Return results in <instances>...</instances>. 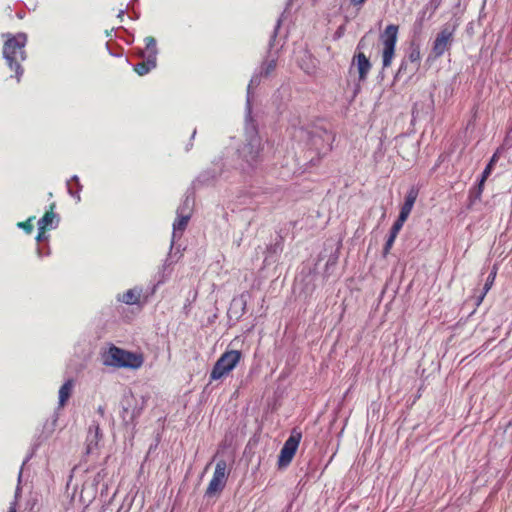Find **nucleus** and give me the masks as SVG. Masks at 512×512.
Wrapping results in <instances>:
<instances>
[{
	"label": "nucleus",
	"instance_id": "obj_24",
	"mask_svg": "<svg viewBox=\"0 0 512 512\" xmlns=\"http://www.w3.org/2000/svg\"><path fill=\"white\" fill-rule=\"evenodd\" d=\"M496 274H497V269L494 267L492 269V271L489 273L487 279H486V282L484 284V287H483V291L482 293L480 294V296L477 298L476 300V305L479 306L484 297L486 296V294L488 293V291L491 289V287L493 286L494 284V281H495V278H496Z\"/></svg>",
	"mask_w": 512,
	"mask_h": 512
},
{
	"label": "nucleus",
	"instance_id": "obj_7",
	"mask_svg": "<svg viewBox=\"0 0 512 512\" xmlns=\"http://www.w3.org/2000/svg\"><path fill=\"white\" fill-rule=\"evenodd\" d=\"M367 41H368V35H364L358 42L357 44V50H363L366 48L367 46ZM371 62L370 60L366 57V55L359 51L358 53H356L353 57V60H352V63H351V66H350V72L353 71L354 68H356L357 72H358V78H359V82H363L366 80L370 70H371Z\"/></svg>",
	"mask_w": 512,
	"mask_h": 512
},
{
	"label": "nucleus",
	"instance_id": "obj_15",
	"mask_svg": "<svg viewBox=\"0 0 512 512\" xmlns=\"http://www.w3.org/2000/svg\"><path fill=\"white\" fill-rule=\"evenodd\" d=\"M190 215H176V219L173 223V231L171 238V249H173L175 242L181 238L183 232L185 231L188 222L190 220Z\"/></svg>",
	"mask_w": 512,
	"mask_h": 512
},
{
	"label": "nucleus",
	"instance_id": "obj_38",
	"mask_svg": "<svg viewBox=\"0 0 512 512\" xmlns=\"http://www.w3.org/2000/svg\"><path fill=\"white\" fill-rule=\"evenodd\" d=\"M280 26V20L277 21V25H276V28L275 30H277V28ZM276 33V31H274V34Z\"/></svg>",
	"mask_w": 512,
	"mask_h": 512
},
{
	"label": "nucleus",
	"instance_id": "obj_29",
	"mask_svg": "<svg viewBox=\"0 0 512 512\" xmlns=\"http://www.w3.org/2000/svg\"><path fill=\"white\" fill-rule=\"evenodd\" d=\"M216 179V174H211L209 171H205L199 175L197 178L198 182H201L203 184H209L210 182L214 181Z\"/></svg>",
	"mask_w": 512,
	"mask_h": 512
},
{
	"label": "nucleus",
	"instance_id": "obj_32",
	"mask_svg": "<svg viewBox=\"0 0 512 512\" xmlns=\"http://www.w3.org/2000/svg\"><path fill=\"white\" fill-rule=\"evenodd\" d=\"M47 239H48V235L46 234V230H38V233L36 236V241L42 242V241H46Z\"/></svg>",
	"mask_w": 512,
	"mask_h": 512
},
{
	"label": "nucleus",
	"instance_id": "obj_5",
	"mask_svg": "<svg viewBox=\"0 0 512 512\" xmlns=\"http://www.w3.org/2000/svg\"><path fill=\"white\" fill-rule=\"evenodd\" d=\"M398 31L397 25L390 24L380 33L379 40L382 45V67L384 69L390 67L394 59Z\"/></svg>",
	"mask_w": 512,
	"mask_h": 512
},
{
	"label": "nucleus",
	"instance_id": "obj_12",
	"mask_svg": "<svg viewBox=\"0 0 512 512\" xmlns=\"http://www.w3.org/2000/svg\"><path fill=\"white\" fill-rule=\"evenodd\" d=\"M178 252L173 253V249L170 248V251L159 267L157 273L155 274V280L157 285L165 283L171 276L173 272V266L178 261L179 257H177Z\"/></svg>",
	"mask_w": 512,
	"mask_h": 512
},
{
	"label": "nucleus",
	"instance_id": "obj_3",
	"mask_svg": "<svg viewBox=\"0 0 512 512\" xmlns=\"http://www.w3.org/2000/svg\"><path fill=\"white\" fill-rule=\"evenodd\" d=\"M101 362L105 367L115 369L126 368L137 370L142 367L144 357L141 353L131 352L110 344L100 353Z\"/></svg>",
	"mask_w": 512,
	"mask_h": 512
},
{
	"label": "nucleus",
	"instance_id": "obj_27",
	"mask_svg": "<svg viewBox=\"0 0 512 512\" xmlns=\"http://www.w3.org/2000/svg\"><path fill=\"white\" fill-rule=\"evenodd\" d=\"M192 205H193V200L189 197V196H186L182 203L178 206L177 210H176V215H190L191 216V212H192Z\"/></svg>",
	"mask_w": 512,
	"mask_h": 512
},
{
	"label": "nucleus",
	"instance_id": "obj_26",
	"mask_svg": "<svg viewBox=\"0 0 512 512\" xmlns=\"http://www.w3.org/2000/svg\"><path fill=\"white\" fill-rule=\"evenodd\" d=\"M58 421V414L53 413L49 419L43 425V434L45 438H48L55 431L56 425Z\"/></svg>",
	"mask_w": 512,
	"mask_h": 512
},
{
	"label": "nucleus",
	"instance_id": "obj_13",
	"mask_svg": "<svg viewBox=\"0 0 512 512\" xmlns=\"http://www.w3.org/2000/svg\"><path fill=\"white\" fill-rule=\"evenodd\" d=\"M418 194H419V190L414 186L408 190V192L405 196V201H404L403 205L401 206L400 213H399L397 220L402 221L404 223L406 222V220L408 219V217L413 209V206L417 200Z\"/></svg>",
	"mask_w": 512,
	"mask_h": 512
},
{
	"label": "nucleus",
	"instance_id": "obj_25",
	"mask_svg": "<svg viewBox=\"0 0 512 512\" xmlns=\"http://www.w3.org/2000/svg\"><path fill=\"white\" fill-rule=\"evenodd\" d=\"M420 59H421L420 50L418 48H413L408 55V60L410 61L411 65H412V67L410 68V75H409L408 79H411V77L414 75V73L418 70L419 65H420Z\"/></svg>",
	"mask_w": 512,
	"mask_h": 512
},
{
	"label": "nucleus",
	"instance_id": "obj_41",
	"mask_svg": "<svg viewBox=\"0 0 512 512\" xmlns=\"http://www.w3.org/2000/svg\"><path fill=\"white\" fill-rule=\"evenodd\" d=\"M195 135H196V130H194V131H193V133H192V138H194V137H195Z\"/></svg>",
	"mask_w": 512,
	"mask_h": 512
},
{
	"label": "nucleus",
	"instance_id": "obj_6",
	"mask_svg": "<svg viewBox=\"0 0 512 512\" xmlns=\"http://www.w3.org/2000/svg\"><path fill=\"white\" fill-rule=\"evenodd\" d=\"M242 353L238 350H230L223 353L214 364L210 373V380H219L228 375L240 362Z\"/></svg>",
	"mask_w": 512,
	"mask_h": 512
},
{
	"label": "nucleus",
	"instance_id": "obj_37",
	"mask_svg": "<svg viewBox=\"0 0 512 512\" xmlns=\"http://www.w3.org/2000/svg\"><path fill=\"white\" fill-rule=\"evenodd\" d=\"M20 490H21V488H20V486L18 485V486H17V488H16V492H15V498H17V497H18V495H19V493H20Z\"/></svg>",
	"mask_w": 512,
	"mask_h": 512
},
{
	"label": "nucleus",
	"instance_id": "obj_20",
	"mask_svg": "<svg viewBox=\"0 0 512 512\" xmlns=\"http://www.w3.org/2000/svg\"><path fill=\"white\" fill-rule=\"evenodd\" d=\"M82 190V185L80 184L79 177L77 175H73L70 180L67 181V192L73 197L76 202L81 201L80 192Z\"/></svg>",
	"mask_w": 512,
	"mask_h": 512
},
{
	"label": "nucleus",
	"instance_id": "obj_36",
	"mask_svg": "<svg viewBox=\"0 0 512 512\" xmlns=\"http://www.w3.org/2000/svg\"><path fill=\"white\" fill-rule=\"evenodd\" d=\"M124 13H125V11H124V10H120V11H119V13H118V15H117V17H118V18H120V19H122V17L124 16Z\"/></svg>",
	"mask_w": 512,
	"mask_h": 512
},
{
	"label": "nucleus",
	"instance_id": "obj_10",
	"mask_svg": "<svg viewBox=\"0 0 512 512\" xmlns=\"http://www.w3.org/2000/svg\"><path fill=\"white\" fill-rule=\"evenodd\" d=\"M302 435L300 432L293 430L289 438L285 441L279 455L278 464L280 467L287 466L293 459Z\"/></svg>",
	"mask_w": 512,
	"mask_h": 512
},
{
	"label": "nucleus",
	"instance_id": "obj_19",
	"mask_svg": "<svg viewBox=\"0 0 512 512\" xmlns=\"http://www.w3.org/2000/svg\"><path fill=\"white\" fill-rule=\"evenodd\" d=\"M403 225H404V222L399 221V220H396L394 222V224L392 225L390 232H389V236H388L386 243L384 245V248H383V256L384 257H386L389 254V252L395 242V239H396L398 233L400 232V230L402 229Z\"/></svg>",
	"mask_w": 512,
	"mask_h": 512
},
{
	"label": "nucleus",
	"instance_id": "obj_16",
	"mask_svg": "<svg viewBox=\"0 0 512 512\" xmlns=\"http://www.w3.org/2000/svg\"><path fill=\"white\" fill-rule=\"evenodd\" d=\"M55 203L51 204L50 210L39 219L38 230L55 229L59 223V216L53 211Z\"/></svg>",
	"mask_w": 512,
	"mask_h": 512
},
{
	"label": "nucleus",
	"instance_id": "obj_31",
	"mask_svg": "<svg viewBox=\"0 0 512 512\" xmlns=\"http://www.w3.org/2000/svg\"><path fill=\"white\" fill-rule=\"evenodd\" d=\"M33 220H34V217H30V218H28V219H27V221H25V222H18V223H17V227H18L19 229L24 230V231H25V233L30 234V233H32V231H33V225H32V221H33Z\"/></svg>",
	"mask_w": 512,
	"mask_h": 512
},
{
	"label": "nucleus",
	"instance_id": "obj_17",
	"mask_svg": "<svg viewBox=\"0 0 512 512\" xmlns=\"http://www.w3.org/2000/svg\"><path fill=\"white\" fill-rule=\"evenodd\" d=\"M145 49H140L138 55L142 58H149L150 63L157 62L158 48L156 39L152 36L144 38Z\"/></svg>",
	"mask_w": 512,
	"mask_h": 512
},
{
	"label": "nucleus",
	"instance_id": "obj_18",
	"mask_svg": "<svg viewBox=\"0 0 512 512\" xmlns=\"http://www.w3.org/2000/svg\"><path fill=\"white\" fill-rule=\"evenodd\" d=\"M141 294H142V289L139 287H134V288L127 290L123 294H118L117 300L126 305H136L140 301Z\"/></svg>",
	"mask_w": 512,
	"mask_h": 512
},
{
	"label": "nucleus",
	"instance_id": "obj_9",
	"mask_svg": "<svg viewBox=\"0 0 512 512\" xmlns=\"http://www.w3.org/2000/svg\"><path fill=\"white\" fill-rule=\"evenodd\" d=\"M228 475H229V472L227 470L226 461L225 460L217 461L212 479L210 480V482L208 484L205 495L208 497H211L217 493H220L226 485Z\"/></svg>",
	"mask_w": 512,
	"mask_h": 512
},
{
	"label": "nucleus",
	"instance_id": "obj_30",
	"mask_svg": "<svg viewBox=\"0 0 512 512\" xmlns=\"http://www.w3.org/2000/svg\"><path fill=\"white\" fill-rule=\"evenodd\" d=\"M412 65H409L406 60H403L395 74L394 80L400 79L403 74H405L407 71L410 72V68Z\"/></svg>",
	"mask_w": 512,
	"mask_h": 512
},
{
	"label": "nucleus",
	"instance_id": "obj_8",
	"mask_svg": "<svg viewBox=\"0 0 512 512\" xmlns=\"http://www.w3.org/2000/svg\"><path fill=\"white\" fill-rule=\"evenodd\" d=\"M145 399L143 396H135L130 393L125 395L122 400V418L126 422H134L136 418H138L144 407H145Z\"/></svg>",
	"mask_w": 512,
	"mask_h": 512
},
{
	"label": "nucleus",
	"instance_id": "obj_22",
	"mask_svg": "<svg viewBox=\"0 0 512 512\" xmlns=\"http://www.w3.org/2000/svg\"><path fill=\"white\" fill-rule=\"evenodd\" d=\"M74 387L73 379H68L59 389V406L63 407L70 398Z\"/></svg>",
	"mask_w": 512,
	"mask_h": 512
},
{
	"label": "nucleus",
	"instance_id": "obj_35",
	"mask_svg": "<svg viewBox=\"0 0 512 512\" xmlns=\"http://www.w3.org/2000/svg\"><path fill=\"white\" fill-rule=\"evenodd\" d=\"M9 512H16V501L12 503Z\"/></svg>",
	"mask_w": 512,
	"mask_h": 512
},
{
	"label": "nucleus",
	"instance_id": "obj_14",
	"mask_svg": "<svg viewBox=\"0 0 512 512\" xmlns=\"http://www.w3.org/2000/svg\"><path fill=\"white\" fill-rule=\"evenodd\" d=\"M102 435L100 432L99 424L96 422H93L87 432L86 437V448L85 453L86 455L93 454L98 449V444L101 439Z\"/></svg>",
	"mask_w": 512,
	"mask_h": 512
},
{
	"label": "nucleus",
	"instance_id": "obj_28",
	"mask_svg": "<svg viewBox=\"0 0 512 512\" xmlns=\"http://www.w3.org/2000/svg\"><path fill=\"white\" fill-rule=\"evenodd\" d=\"M276 68V59L275 58H271V59H266L261 67H260V75H263V76H268L270 75Z\"/></svg>",
	"mask_w": 512,
	"mask_h": 512
},
{
	"label": "nucleus",
	"instance_id": "obj_40",
	"mask_svg": "<svg viewBox=\"0 0 512 512\" xmlns=\"http://www.w3.org/2000/svg\"><path fill=\"white\" fill-rule=\"evenodd\" d=\"M21 477H22V473L20 472V473H19V477H18V481H19V482H20V480H21Z\"/></svg>",
	"mask_w": 512,
	"mask_h": 512
},
{
	"label": "nucleus",
	"instance_id": "obj_11",
	"mask_svg": "<svg viewBox=\"0 0 512 512\" xmlns=\"http://www.w3.org/2000/svg\"><path fill=\"white\" fill-rule=\"evenodd\" d=\"M454 30L444 27L436 36L432 52L435 58L441 57L451 46Z\"/></svg>",
	"mask_w": 512,
	"mask_h": 512
},
{
	"label": "nucleus",
	"instance_id": "obj_2",
	"mask_svg": "<svg viewBox=\"0 0 512 512\" xmlns=\"http://www.w3.org/2000/svg\"><path fill=\"white\" fill-rule=\"evenodd\" d=\"M6 40L3 46V57L11 70L15 71L17 82L23 75L22 63L26 60L27 54L25 46L27 44V35L23 32L17 34H6Z\"/></svg>",
	"mask_w": 512,
	"mask_h": 512
},
{
	"label": "nucleus",
	"instance_id": "obj_4",
	"mask_svg": "<svg viewBox=\"0 0 512 512\" xmlns=\"http://www.w3.org/2000/svg\"><path fill=\"white\" fill-rule=\"evenodd\" d=\"M299 133L301 136L307 137L309 148L316 152L318 158L327 155L332 150L335 136L331 131L323 128H314L310 131L300 129Z\"/></svg>",
	"mask_w": 512,
	"mask_h": 512
},
{
	"label": "nucleus",
	"instance_id": "obj_1",
	"mask_svg": "<svg viewBox=\"0 0 512 512\" xmlns=\"http://www.w3.org/2000/svg\"><path fill=\"white\" fill-rule=\"evenodd\" d=\"M260 72H256L248 84L246 107H245V137L246 142L238 149L239 169L245 173H252L261 162V139L258 135L257 125L252 119V88L259 85L261 80Z\"/></svg>",
	"mask_w": 512,
	"mask_h": 512
},
{
	"label": "nucleus",
	"instance_id": "obj_39",
	"mask_svg": "<svg viewBox=\"0 0 512 512\" xmlns=\"http://www.w3.org/2000/svg\"><path fill=\"white\" fill-rule=\"evenodd\" d=\"M360 90V86L357 85L356 89H355V94L358 93V91Z\"/></svg>",
	"mask_w": 512,
	"mask_h": 512
},
{
	"label": "nucleus",
	"instance_id": "obj_33",
	"mask_svg": "<svg viewBox=\"0 0 512 512\" xmlns=\"http://www.w3.org/2000/svg\"><path fill=\"white\" fill-rule=\"evenodd\" d=\"M36 252H37V256L39 258H43V257H46V256H48L50 254V248L47 247L45 249H42V248L38 247Z\"/></svg>",
	"mask_w": 512,
	"mask_h": 512
},
{
	"label": "nucleus",
	"instance_id": "obj_34",
	"mask_svg": "<svg viewBox=\"0 0 512 512\" xmlns=\"http://www.w3.org/2000/svg\"><path fill=\"white\" fill-rule=\"evenodd\" d=\"M350 1L355 6H361L365 3L366 0H350Z\"/></svg>",
	"mask_w": 512,
	"mask_h": 512
},
{
	"label": "nucleus",
	"instance_id": "obj_21",
	"mask_svg": "<svg viewBox=\"0 0 512 512\" xmlns=\"http://www.w3.org/2000/svg\"><path fill=\"white\" fill-rule=\"evenodd\" d=\"M499 159V154H498V150L492 155L489 163L486 165L485 169L483 170L482 172V175H481V178L479 179V183H478V195H480L482 193V189H483V184L485 182V180L487 179V177L491 174L492 172V169H493V166L495 165V163L498 161Z\"/></svg>",
	"mask_w": 512,
	"mask_h": 512
},
{
	"label": "nucleus",
	"instance_id": "obj_23",
	"mask_svg": "<svg viewBox=\"0 0 512 512\" xmlns=\"http://www.w3.org/2000/svg\"><path fill=\"white\" fill-rule=\"evenodd\" d=\"M143 59L144 60L142 62L137 63L136 65H134V71L139 76H144V75L148 74L151 70L156 68V65H157L156 61H153V63H150V59L149 58H143Z\"/></svg>",
	"mask_w": 512,
	"mask_h": 512
}]
</instances>
